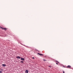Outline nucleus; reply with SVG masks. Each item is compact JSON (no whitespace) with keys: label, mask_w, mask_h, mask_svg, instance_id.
Here are the masks:
<instances>
[{"label":"nucleus","mask_w":73,"mask_h":73,"mask_svg":"<svg viewBox=\"0 0 73 73\" xmlns=\"http://www.w3.org/2000/svg\"><path fill=\"white\" fill-rule=\"evenodd\" d=\"M56 64H57V65H58V63H56Z\"/></svg>","instance_id":"15"},{"label":"nucleus","mask_w":73,"mask_h":73,"mask_svg":"<svg viewBox=\"0 0 73 73\" xmlns=\"http://www.w3.org/2000/svg\"><path fill=\"white\" fill-rule=\"evenodd\" d=\"M63 73H65V72L64 71H63Z\"/></svg>","instance_id":"16"},{"label":"nucleus","mask_w":73,"mask_h":73,"mask_svg":"<svg viewBox=\"0 0 73 73\" xmlns=\"http://www.w3.org/2000/svg\"><path fill=\"white\" fill-rule=\"evenodd\" d=\"M1 29H4V28H3V27H1Z\"/></svg>","instance_id":"8"},{"label":"nucleus","mask_w":73,"mask_h":73,"mask_svg":"<svg viewBox=\"0 0 73 73\" xmlns=\"http://www.w3.org/2000/svg\"><path fill=\"white\" fill-rule=\"evenodd\" d=\"M49 67H50V68H51V66H49Z\"/></svg>","instance_id":"13"},{"label":"nucleus","mask_w":73,"mask_h":73,"mask_svg":"<svg viewBox=\"0 0 73 73\" xmlns=\"http://www.w3.org/2000/svg\"><path fill=\"white\" fill-rule=\"evenodd\" d=\"M21 62L22 63H23V62H23V61H21Z\"/></svg>","instance_id":"9"},{"label":"nucleus","mask_w":73,"mask_h":73,"mask_svg":"<svg viewBox=\"0 0 73 73\" xmlns=\"http://www.w3.org/2000/svg\"><path fill=\"white\" fill-rule=\"evenodd\" d=\"M21 60H23V61H24L25 60V59L23 58H21Z\"/></svg>","instance_id":"2"},{"label":"nucleus","mask_w":73,"mask_h":73,"mask_svg":"<svg viewBox=\"0 0 73 73\" xmlns=\"http://www.w3.org/2000/svg\"><path fill=\"white\" fill-rule=\"evenodd\" d=\"M38 54L39 55H40V56H43V54H40L39 53H38Z\"/></svg>","instance_id":"4"},{"label":"nucleus","mask_w":73,"mask_h":73,"mask_svg":"<svg viewBox=\"0 0 73 73\" xmlns=\"http://www.w3.org/2000/svg\"><path fill=\"white\" fill-rule=\"evenodd\" d=\"M4 29V30H7V29H6V28H5Z\"/></svg>","instance_id":"7"},{"label":"nucleus","mask_w":73,"mask_h":73,"mask_svg":"<svg viewBox=\"0 0 73 73\" xmlns=\"http://www.w3.org/2000/svg\"><path fill=\"white\" fill-rule=\"evenodd\" d=\"M16 58H18L19 59H20L21 57L19 56H18L16 57Z\"/></svg>","instance_id":"1"},{"label":"nucleus","mask_w":73,"mask_h":73,"mask_svg":"<svg viewBox=\"0 0 73 73\" xmlns=\"http://www.w3.org/2000/svg\"><path fill=\"white\" fill-rule=\"evenodd\" d=\"M2 72V71H0V73H1Z\"/></svg>","instance_id":"12"},{"label":"nucleus","mask_w":73,"mask_h":73,"mask_svg":"<svg viewBox=\"0 0 73 73\" xmlns=\"http://www.w3.org/2000/svg\"><path fill=\"white\" fill-rule=\"evenodd\" d=\"M43 61H46V60L45 59H44Z\"/></svg>","instance_id":"10"},{"label":"nucleus","mask_w":73,"mask_h":73,"mask_svg":"<svg viewBox=\"0 0 73 73\" xmlns=\"http://www.w3.org/2000/svg\"><path fill=\"white\" fill-rule=\"evenodd\" d=\"M71 68V66L70 65H68L67 66V68Z\"/></svg>","instance_id":"3"},{"label":"nucleus","mask_w":73,"mask_h":73,"mask_svg":"<svg viewBox=\"0 0 73 73\" xmlns=\"http://www.w3.org/2000/svg\"><path fill=\"white\" fill-rule=\"evenodd\" d=\"M2 65L3 66L5 67V66H6V65H5V64H2Z\"/></svg>","instance_id":"6"},{"label":"nucleus","mask_w":73,"mask_h":73,"mask_svg":"<svg viewBox=\"0 0 73 73\" xmlns=\"http://www.w3.org/2000/svg\"><path fill=\"white\" fill-rule=\"evenodd\" d=\"M28 70H25V72L26 73H28Z\"/></svg>","instance_id":"5"},{"label":"nucleus","mask_w":73,"mask_h":73,"mask_svg":"<svg viewBox=\"0 0 73 73\" xmlns=\"http://www.w3.org/2000/svg\"><path fill=\"white\" fill-rule=\"evenodd\" d=\"M1 70H2V68H1Z\"/></svg>","instance_id":"14"},{"label":"nucleus","mask_w":73,"mask_h":73,"mask_svg":"<svg viewBox=\"0 0 73 73\" xmlns=\"http://www.w3.org/2000/svg\"><path fill=\"white\" fill-rule=\"evenodd\" d=\"M32 58H33V59H35V58L33 57H32Z\"/></svg>","instance_id":"11"}]
</instances>
